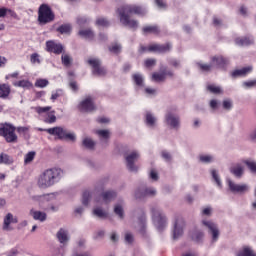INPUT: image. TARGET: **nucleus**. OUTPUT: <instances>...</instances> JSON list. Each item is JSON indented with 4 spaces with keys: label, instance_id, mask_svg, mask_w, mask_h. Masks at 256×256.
Segmentation results:
<instances>
[{
    "label": "nucleus",
    "instance_id": "864d4df0",
    "mask_svg": "<svg viewBox=\"0 0 256 256\" xmlns=\"http://www.w3.org/2000/svg\"><path fill=\"white\" fill-rule=\"evenodd\" d=\"M35 159V152H29L25 155L24 163H31Z\"/></svg>",
    "mask_w": 256,
    "mask_h": 256
},
{
    "label": "nucleus",
    "instance_id": "79ce46f5",
    "mask_svg": "<svg viewBox=\"0 0 256 256\" xmlns=\"http://www.w3.org/2000/svg\"><path fill=\"white\" fill-rule=\"evenodd\" d=\"M197 66L199 67L200 71H203L204 73H209L213 69V64L210 62V64L205 63H197Z\"/></svg>",
    "mask_w": 256,
    "mask_h": 256
},
{
    "label": "nucleus",
    "instance_id": "bf43d9fd",
    "mask_svg": "<svg viewBox=\"0 0 256 256\" xmlns=\"http://www.w3.org/2000/svg\"><path fill=\"white\" fill-rule=\"evenodd\" d=\"M243 87H245L246 89H251L253 87H256V80H250L247 82H243Z\"/></svg>",
    "mask_w": 256,
    "mask_h": 256
},
{
    "label": "nucleus",
    "instance_id": "5701e85b",
    "mask_svg": "<svg viewBox=\"0 0 256 256\" xmlns=\"http://www.w3.org/2000/svg\"><path fill=\"white\" fill-rule=\"evenodd\" d=\"M199 163L203 165H209L211 163H215V155L213 154H200L198 157Z\"/></svg>",
    "mask_w": 256,
    "mask_h": 256
},
{
    "label": "nucleus",
    "instance_id": "ddd939ff",
    "mask_svg": "<svg viewBox=\"0 0 256 256\" xmlns=\"http://www.w3.org/2000/svg\"><path fill=\"white\" fill-rule=\"evenodd\" d=\"M134 229H136L138 233L145 236L147 229V216L143 210H140V216L138 217L137 221L134 222Z\"/></svg>",
    "mask_w": 256,
    "mask_h": 256
},
{
    "label": "nucleus",
    "instance_id": "412c9836",
    "mask_svg": "<svg viewBox=\"0 0 256 256\" xmlns=\"http://www.w3.org/2000/svg\"><path fill=\"white\" fill-rule=\"evenodd\" d=\"M229 171L236 179H241L243 174L245 173V167H243L240 163L234 164L229 168Z\"/></svg>",
    "mask_w": 256,
    "mask_h": 256
},
{
    "label": "nucleus",
    "instance_id": "a211bd4d",
    "mask_svg": "<svg viewBox=\"0 0 256 256\" xmlns=\"http://www.w3.org/2000/svg\"><path fill=\"white\" fill-rule=\"evenodd\" d=\"M212 68L216 67V69H225L227 65H229V59L223 56H213L211 58Z\"/></svg>",
    "mask_w": 256,
    "mask_h": 256
},
{
    "label": "nucleus",
    "instance_id": "7ed1b4c3",
    "mask_svg": "<svg viewBox=\"0 0 256 256\" xmlns=\"http://www.w3.org/2000/svg\"><path fill=\"white\" fill-rule=\"evenodd\" d=\"M152 221L158 231H163L167 227V216L159 206L151 207Z\"/></svg>",
    "mask_w": 256,
    "mask_h": 256
},
{
    "label": "nucleus",
    "instance_id": "f3484780",
    "mask_svg": "<svg viewBox=\"0 0 256 256\" xmlns=\"http://www.w3.org/2000/svg\"><path fill=\"white\" fill-rule=\"evenodd\" d=\"M61 197H63V191L53 192V193L44 194V195H40V196H33V200L40 201V202L53 201L55 199H60Z\"/></svg>",
    "mask_w": 256,
    "mask_h": 256
},
{
    "label": "nucleus",
    "instance_id": "69168bd1",
    "mask_svg": "<svg viewBox=\"0 0 256 256\" xmlns=\"http://www.w3.org/2000/svg\"><path fill=\"white\" fill-rule=\"evenodd\" d=\"M157 60L155 59H147L145 60V67H155Z\"/></svg>",
    "mask_w": 256,
    "mask_h": 256
},
{
    "label": "nucleus",
    "instance_id": "338daca9",
    "mask_svg": "<svg viewBox=\"0 0 256 256\" xmlns=\"http://www.w3.org/2000/svg\"><path fill=\"white\" fill-rule=\"evenodd\" d=\"M150 179H152V181H159V174L157 173V171L151 170Z\"/></svg>",
    "mask_w": 256,
    "mask_h": 256
},
{
    "label": "nucleus",
    "instance_id": "f257e3e1",
    "mask_svg": "<svg viewBox=\"0 0 256 256\" xmlns=\"http://www.w3.org/2000/svg\"><path fill=\"white\" fill-rule=\"evenodd\" d=\"M116 13L119 15L120 23L129 29H137L139 22L129 18V15H140L143 16L147 13V10L137 5H123L117 9Z\"/></svg>",
    "mask_w": 256,
    "mask_h": 256
},
{
    "label": "nucleus",
    "instance_id": "4468645a",
    "mask_svg": "<svg viewBox=\"0 0 256 256\" xmlns=\"http://www.w3.org/2000/svg\"><path fill=\"white\" fill-rule=\"evenodd\" d=\"M78 108L82 113H92V111H95L96 109L95 103L93 102V98L91 96L84 98L80 102Z\"/></svg>",
    "mask_w": 256,
    "mask_h": 256
},
{
    "label": "nucleus",
    "instance_id": "c85d7f7f",
    "mask_svg": "<svg viewBox=\"0 0 256 256\" xmlns=\"http://www.w3.org/2000/svg\"><path fill=\"white\" fill-rule=\"evenodd\" d=\"M95 134L98 135L100 141H104V143H107L111 137V131L109 130H96Z\"/></svg>",
    "mask_w": 256,
    "mask_h": 256
},
{
    "label": "nucleus",
    "instance_id": "39448f33",
    "mask_svg": "<svg viewBox=\"0 0 256 256\" xmlns=\"http://www.w3.org/2000/svg\"><path fill=\"white\" fill-rule=\"evenodd\" d=\"M34 111L38 113L44 123L48 125H53L57 121V116H55V111H51L50 106L41 107L37 106L34 107Z\"/></svg>",
    "mask_w": 256,
    "mask_h": 256
},
{
    "label": "nucleus",
    "instance_id": "473e14b6",
    "mask_svg": "<svg viewBox=\"0 0 256 256\" xmlns=\"http://www.w3.org/2000/svg\"><path fill=\"white\" fill-rule=\"evenodd\" d=\"M133 82L137 85V87H145V78L140 73H136L132 75Z\"/></svg>",
    "mask_w": 256,
    "mask_h": 256
},
{
    "label": "nucleus",
    "instance_id": "052dcab7",
    "mask_svg": "<svg viewBox=\"0 0 256 256\" xmlns=\"http://www.w3.org/2000/svg\"><path fill=\"white\" fill-rule=\"evenodd\" d=\"M77 23H78V25H80V27H83V25H87V23H89V18H87V17H78Z\"/></svg>",
    "mask_w": 256,
    "mask_h": 256
},
{
    "label": "nucleus",
    "instance_id": "58836bf2",
    "mask_svg": "<svg viewBox=\"0 0 256 256\" xmlns=\"http://www.w3.org/2000/svg\"><path fill=\"white\" fill-rule=\"evenodd\" d=\"M93 215L95 216V217H98V219H107V217H108V214H107V212H105L103 209H101V208H95L94 210H93Z\"/></svg>",
    "mask_w": 256,
    "mask_h": 256
},
{
    "label": "nucleus",
    "instance_id": "4d7b16f0",
    "mask_svg": "<svg viewBox=\"0 0 256 256\" xmlns=\"http://www.w3.org/2000/svg\"><path fill=\"white\" fill-rule=\"evenodd\" d=\"M109 51L111 53H121V46L119 44H112V46L109 47Z\"/></svg>",
    "mask_w": 256,
    "mask_h": 256
},
{
    "label": "nucleus",
    "instance_id": "a878e982",
    "mask_svg": "<svg viewBox=\"0 0 256 256\" xmlns=\"http://www.w3.org/2000/svg\"><path fill=\"white\" fill-rule=\"evenodd\" d=\"M114 213L116 216H118V219H120V221H123V219H125V209L123 208V202L114 205Z\"/></svg>",
    "mask_w": 256,
    "mask_h": 256
},
{
    "label": "nucleus",
    "instance_id": "e2e57ef3",
    "mask_svg": "<svg viewBox=\"0 0 256 256\" xmlns=\"http://www.w3.org/2000/svg\"><path fill=\"white\" fill-rule=\"evenodd\" d=\"M158 9H167V4L163 0H155Z\"/></svg>",
    "mask_w": 256,
    "mask_h": 256
},
{
    "label": "nucleus",
    "instance_id": "4be33fe9",
    "mask_svg": "<svg viewBox=\"0 0 256 256\" xmlns=\"http://www.w3.org/2000/svg\"><path fill=\"white\" fill-rule=\"evenodd\" d=\"M78 35L86 41H93L95 39V32L91 28L79 30Z\"/></svg>",
    "mask_w": 256,
    "mask_h": 256
},
{
    "label": "nucleus",
    "instance_id": "dca6fc26",
    "mask_svg": "<svg viewBox=\"0 0 256 256\" xmlns=\"http://www.w3.org/2000/svg\"><path fill=\"white\" fill-rule=\"evenodd\" d=\"M45 133H48V135H51L52 137H55V139H58L60 141L65 139V128L61 126L47 128V130H45Z\"/></svg>",
    "mask_w": 256,
    "mask_h": 256
},
{
    "label": "nucleus",
    "instance_id": "3c124183",
    "mask_svg": "<svg viewBox=\"0 0 256 256\" xmlns=\"http://www.w3.org/2000/svg\"><path fill=\"white\" fill-rule=\"evenodd\" d=\"M143 33H159L157 26H146L143 28Z\"/></svg>",
    "mask_w": 256,
    "mask_h": 256
},
{
    "label": "nucleus",
    "instance_id": "423d86ee",
    "mask_svg": "<svg viewBox=\"0 0 256 256\" xmlns=\"http://www.w3.org/2000/svg\"><path fill=\"white\" fill-rule=\"evenodd\" d=\"M185 225V218L181 215H175L172 229V237L174 240L179 239V237H183Z\"/></svg>",
    "mask_w": 256,
    "mask_h": 256
},
{
    "label": "nucleus",
    "instance_id": "6ab92c4d",
    "mask_svg": "<svg viewBox=\"0 0 256 256\" xmlns=\"http://www.w3.org/2000/svg\"><path fill=\"white\" fill-rule=\"evenodd\" d=\"M171 48H172L171 43L153 44L148 47V51H152L154 53H169V51H171Z\"/></svg>",
    "mask_w": 256,
    "mask_h": 256
},
{
    "label": "nucleus",
    "instance_id": "680f3d73",
    "mask_svg": "<svg viewBox=\"0 0 256 256\" xmlns=\"http://www.w3.org/2000/svg\"><path fill=\"white\" fill-rule=\"evenodd\" d=\"M239 13L242 15V17H247V15H249V10L246 6L242 5L240 6Z\"/></svg>",
    "mask_w": 256,
    "mask_h": 256
},
{
    "label": "nucleus",
    "instance_id": "bb28decb",
    "mask_svg": "<svg viewBox=\"0 0 256 256\" xmlns=\"http://www.w3.org/2000/svg\"><path fill=\"white\" fill-rule=\"evenodd\" d=\"M145 123L147 127H150V129H153L157 125V118L153 113L147 112L145 117Z\"/></svg>",
    "mask_w": 256,
    "mask_h": 256
},
{
    "label": "nucleus",
    "instance_id": "c9c22d12",
    "mask_svg": "<svg viewBox=\"0 0 256 256\" xmlns=\"http://www.w3.org/2000/svg\"><path fill=\"white\" fill-rule=\"evenodd\" d=\"M117 197V192L113 190H108L104 193H102V199L106 201V203H109V201H113Z\"/></svg>",
    "mask_w": 256,
    "mask_h": 256
},
{
    "label": "nucleus",
    "instance_id": "2eb2a0df",
    "mask_svg": "<svg viewBox=\"0 0 256 256\" xmlns=\"http://www.w3.org/2000/svg\"><path fill=\"white\" fill-rule=\"evenodd\" d=\"M46 51L55 55H61L63 53V44L54 40L46 41Z\"/></svg>",
    "mask_w": 256,
    "mask_h": 256
},
{
    "label": "nucleus",
    "instance_id": "ea45409f",
    "mask_svg": "<svg viewBox=\"0 0 256 256\" xmlns=\"http://www.w3.org/2000/svg\"><path fill=\"white\" fill-rule=\"evenodd\" d=\"M211 175H212V179L216 183V185L218 187H222L221 177L219 176V171H217L216 169H212Z\"/></svg>",
    "mask_w": 256,
    "mask_h": 256
},
{
    "label": "nucleus",
    "instance_id": "6e6552de",
    "mask_svg": "<svg viewBox=\"0 0 256 256\" xmlns=\"http://www.w3.org/2000/svg\"><path fill=\"white\" fill-rule=\"evenodd\" d=\"M202 225L207 229L209 235H211L212 243L219 241V226L213 220H202Z\"/></svg>",
    "mask_w": 256,
    "mask_h": 256
},
{
    "label": "nucleus",
    "instance_id": "603ef678",
    "mask_svg": "<svg viewBox=\"0 0 256 256\" xmlns=\"http://www.w3.org/2000/svg\"><path fill=\"white\" fill-rule=\"evenodd\" d=\"M161 157L162 159H164V161H166L167 163L171 162V159H173V157L171 156V153H169L167 150H163L161 152Z\"/></svg>",
    "mask_w": 256,
    "mask_h": 256
},
{
    "label": "nucleus",
    "instance_id": "c756f323",
    "mask_svg": "<svg viewBox=\"0 0 256 256\" xmlns=\"http://www.w3.org/2000/svg\"><path fill=\"white\" fill-rule=\"evenodd\" d=\"M11 94V87L9 84H0V98L7 99Z\"/></svg>",
    "mask_w": 256,
    "mask_h": 256
},
{
    "label": "nucleus",
    "instance_id": "5fc2aeb1",
    "mask_svg": "<svg viewBox=\"0 0 256 256\" xmlns=\"http://www.w3.org/2000/svg\"><path fill=\"white\" fill-rule=\"evenodd\" d=\"M223 109H226V111H230V109H232L233 107V101L227 99L224 100L222 103Z\"/></svg>",
    "mask_w": 256,
    "mask_h": 256
},
{
    "label": "nucleus",
    "instance_id": "cd10ccee",
    "mask_svg": "<svg viewBox=\"0 0 256 256\" xmlns=\"http://www.w3.org/2000/svg\"><path fill=\"white\" fill-rule=\"evenodd\" d=\"M251 71H253V67L248 66V67H244L242 69H238L235 70L234 72H232V77H245V75H247L248 73H251Z\"/></svg>",
    "mask_w": 256,
    "mask_h": 256
},
{
    "label": "nucleus",
    "instance_id": "09e8293b",
    "mask_svg": "<svg viewBox=\"0 0 256 256\" xmlns=\"http://www.w3.org/2000/svg\"><path fill=\"white\" fill-rule=\"evenodd\" d=\"M157 195V190L155 188H145L144 197H155Z\"/></svg>",
    "mask_w": 256,
    "mask_h": 256
},
{
    "label": "nucleus",
    "instance_id": "a18cd8bd",
    "mask_svg": "<svg viewBox=\"0 0 256 256\" xmlns=\"http://www.w3.org/2000/svg\"><path fill=\"white\" fill-rule=\"evenodd\" d=\"M47 85H49V80L47 79H37L35 82V87L40 89H44V87H47Z\"/></svg>",
    "mask_w": 256,
    "mask_h": 256
},
{
    "label": "nucleus",
    "instance_id": "393cba45",
    "mask_svg": "<svg viewBox=\"0 0 256 256\" xmlns=\"http://www.w3.org/2000/svg\"><path fill=\"white\" fill-rule=\"evenodd\" d=\"M30 215L35 221H40L41 223L47 221V213L45 212L30 210Z\"/></svg>",
    "mask_w": 256,
    "mask_h": 256
},
{
    "label": "nucleus",
    "instance_id": "0e129e2a",
    "mask_svg": "<svg viewBox=\"0 0 256 256\" xmlns=\"http://www.w3.org/2000/svg\"><path fill=\"white\" fill-rule=\"evenodd\" d=\"M30 61L31 63L35 64V63H41V60H39V54L37 53H34L31 55V58H30Z\"/></svg>",
    "mask_w": 256,
    "mask_h": 256
},
{
    "label": "nucleus",
    "instance_id": "e433bc0d",
    "mask_svg": "<svg viewBox=\"0 0 256 256\" xmlns=\"http://www.w3.org/2000/svg\"><path fill=\"white\" fill-rule=\"evenodd\" d=\"M203 237H205V234L199 230H195L191 235L192 241H195V243H202Z\"/></svg>",
    "mask_w": 256,
    "mask_h": 256
},
{
    "label": "nucleus",
    "instance_id": "774afa93",
    "mask_svg": "<svg viewBox=\"0 0 256 256\" xmlns=\"http://www.w3.org/2000/svg\"><path fill=\"white\" fill-rule=\"evenodd\" d=\"M144 92L146 93V95H157V90L154 88H145Z\"/></svg>",
    "mask_w": 256,
    "mask_h": 256
},
{
    "label": "nucleus",
    "instance_id": "72a5a7b5",
    "mask_svg": "<svg viewBox=\"0 0 256 256\" xmlns=\"http://www.w3.org/2000/svg\"><path fill=\"white\" fill-rule=\"evenodd\" d=\"M82 145L83 147H85V149H89L90 151H93V149H95V145H97L96 142H94V140H92L89 137H85L82 141Z\"/></svg>",
    "mask_w": 256,
    "mask_h": 256
},
{
    "label": "nucleus",
    "instance_id": "6e6d98bb",
    "mask_svg": "<svg viewBox=\"0 0 256 256\" xmlns=\"http://www.w3.org/2000/svg\"><path fill=\"white\" fill-rule=\"evenodd\" d=\"M209 107L212 109V111H217V109H219V101L216 99L210 100Z\"/></svg>",
    "mask_w": 256,
    "mask_h": 256
},
{
    "label": "nucleus",
    "instance_id": "0eeeda50",
    "mask_svg": "<svg viewBox=\"0 0 256 256\" xmlns=\"http://www.w3.org/2000/svg\"><path fill=\"white\" fill-rule=\"evenodd\" d=\"M0 137H4L7 143H17V134L15 128L11 124H4L0 127Z\"/></svg>",
    "mask_w": 256,
    "mask_h": 256
},
{
    "label": "nucleus",
    "instance_id": "de8ad7c7",
    "mask_svg": "<svg viewBox=\"0 0 256 256\" xmlns=\"http://www.w3.org/2000/svg\"><path fill=\"white\" fill-rule=\"evenodd\" d=\"M124 241L127 245L133 244V241H135V236H133V233L126 232L124 236Z\"/></svg>",
    "mask_w": 256,
    "mask_h": 256
},
{
    "label": "nucleus",
    "instance_id": "49530a36",
    "mask_svg": "<svg viewBox=\"0 0 256 256\" xmlns=\"http://www.w3.org/2000/svg\"><path fill=\"white\" fill-rule=\"evenodd\" d=\"M96 25H98V27H109V20H107V18L100 17L96 19Z\"/></svg>",
    "mask_w": 256,
    "mask_h": 256
},
{
    "label": "nucleus",
    "instance_id": "8fccbe9b",
    "mask_svg": "<svg viewBox=\"0 0 256 256\" xmlns=\"http://www.w3.org/2000/svg\"><path fill=\"white\" fill-rule=\"evenodd\" d=\"M134 197H135V199L145 198V189H143V188L136 189L134 192Z\"/></svg>",
    "mask_w": 256,
    "mask_h": 256
},
{
    "label": "nucleus",
    "instance_id": "f8f14e48",
    "mask_svg": "<svg viewBox=\"0 0 256 256\" xmlns=\"http://www.w3.org/2000/svg\"><path fill=\"white\" fill-rule=\"evenodd\" d=\"M227 184L232 193H238V195H245L249 192V185L247 184H237L231 179H227Z\"/></svg>",
    "mask_w": 256,
    "mask_h": 256
},
{
    "label": "nucleus",
    "instance_id": "13d9d810",
    "mask_svg": "<svg viewBox=\"0 0 256 256\" xmlns=\"http://www.w3.org/2000/svg\"><path fill=\"white\" fill-rule=\"evenodd\" d=\"M245 164L247 165L248 169H250V171L252 173H256V162L253 161H245Z\"/></svg>",
    "mask_w": 256,
    "mask_h": 256
},
{
    "label": "nucleus",
    "instance_id": "2f4dec72",
    "mask_svg": "<svg viewBox=\"0 0 256 256\" xmlns=\"http://www.w3.org/2000/svg\"><path fill=\"white\" fill-rule=\"evenodd\" d=\"M92 197L93 193L89 190H85L82 194V205H84V207H89Z\"/></svg>",
    "mask_w": 256,
    "mask_h": 256
},
{
    "label": "nucleus",
    "instance_id": "f704fd0d",
    "mask_svg": "<svg viewBox=\"0 0 256 256\" xmlns=\"http://www.w3.org/2000/svg\"><path fill=\"white\" fill-rule=\"evenodd\" d=\"M0 165H13V157L9 156V154L1 153Z\"/></svg>",
    "mask_w": 256,
    "mask_h": 256
},
{
    "label": "nucleus",
    "instance_id": "37998d69",
    "mask_svg": "<svg viewBox=\"0 0 256 256\" xmlns=\"http://www.w3.org/2000/svg\"><path fill=\"white\" fill-rule=\"evenodd\" d=\"M56 237H57L59 243H61L62 247H65V229L61 228L57 232Z\"/></svg>",
    "mask_w": 256,
    "mask_h": 256
},
{
    "label": "nucleus",
    "instance_id": "f03ea898",
    "mask_svg": "<svg viewBox=\"0 0 256 256\" xmlns=\"http://www.w3.org/2000/svg\"><path fill=\"white\" fill-rule=\"evenodd\" d=\"M63 177V170L59 168H49L40 173L36 178L38 189H49L59 183Z\"/></svg>",
    "mask_w": 256,
    "mask_h": 256
},
{
    "label": "nucleus",
    "instance_id": "4c0bfd02",
    "mask_svg": "<svg viewBox=\"0 0 256 256\" xmlns=\"http://www.w3.org/2000/svg\"><path fill=\"white\" fill-rule=\"evenodd\" d=\"M237 256H256L255 251L249 247H244L237 253Z\"/></svg>",
    "mask_w": 256,
    "mask_h": 256
},
{
    "label": "nucleus",
    "instance_id": "20e7f679",
    "mask_svg": "<svg viewBox=\"0 0 256 256\" xmlns=\"http://www.w3.org/2000/svg\"><path fill=\"white\" fill-rule=\"evenodd\" d=\"M55 21V12L51 9V6L42 4L38 8V23L39 25H48Z\"/></svg>",
    "mask_w": 256,
    "mask_h": 256
},
{
    "label": "nucleus",
    "instance_id": "7c9ffc66",
    "mask_svg": "<svg viewBox=\"0 0 256 256\" xmlns=\"http://www.w3.org/2000/svg\"><path fill=\"white\" fill-rule=\"evenodd\" d=\"M14 87H21L22 89H31L33 83L29 80H18L13 82Z\"/></svg>",
    "mask_w": 256,
    "mask_h": 256
},
{
    "label": "nucleus",
    "instance_id": "9d476101",
    "mask_svg": "<svg viewBox=\"0 0 256 256\" xmlns=\"http://www.w3.org/2000/svg\"><path fill=\"white\" fill-rule=\"evenodd\" d=\"M165 123L166 125H168V127L170 129H179V127H181V117H179V115L168 111L165 114Z\"/></svg>",
    "mask_w": 256,
    "mask_h": 256
},
{
    "label": "nucleus",
    "instance_id": "9b49d317",
    "mask_svg": "<svg viewBox=\"0 0 256 256\" xmlns=\"http://www.w3.org/2000/svg\"><path fill=\"white\" fill-rule=\"evenodd\" d=\"M139 159V152L133 151L126 156V167L131 173H137L139 167L135 165V162Z\"/></svg>",
    "mask_w": 256,
    "mask_h": 256
},
{
    "label": "nucleus",
    "instance_id": "b1692460",
    "mask_svg": "<svg viewBox=\"0 0 256 256\" xmlns=\"http://www.w3.org/2000/svg\"><path fill=\"white\" fill-rule=\"evenodd\" d=\"M236 45H239V47H247L249 45H253L255 43V40L253 37H242V38H236L235 40Z\"/></svg>",
    "mask_w": 256,
    "mask_h": 256
},
{
    "label": "nucleus",
    "instance_id": "c03bdc74",
    "mask_svg": "<svg viewBox=\"0 0 256 256\" xmlns=\"http://www.w3.org/2000/svg\"><path fill=\"white\" fill-rule=\"evenodd\" d=\"M207 89L210 91V93H213L214 95H219V94L223 93V90L219 86L208 85Z\"/></svg>",
    "mask_w": 256,
    "mask_h": 256
},
{
    "label": "nucleus",
    "instance_id": "1a4fd4ad",
    "mask_svg": "<svg viewBox=\"0 0 256 256\" xmlns=\"http://www.w3.org/2000/svg\"><path fill=\"white\" fill-rule=\"evenodd\" d=\"M88 65L92 66V73L97 77H105L107 75V70L101 66V61L97 58H91L87 61Z\"/></svg>",
    "mask_w": 256,
    "mask_h": 256
},
{
    "label": "nucleus",
    "instance_id": "a19ab883",
    "mask_svg": "<svg viewBox=\"0 0 256 256\" xmlns=\"http://www.w3.org/2000/svg\"><path fill=\"white\" fill-rule=\"evenodd\" d=\"M165 79H166V74L163 71H161V73L152 74V81H156L157 83H160L161 81H165Z\"/></svg>",
    "mask_w": 256,
    "mask_h": 256
},
{
    "label": "nucleus",
    "instance_id": "aec40b11",
    "mask_svg": "<svg viewBox=\"0 0 256 256\" xmlns=\"http://www.w3.org/2000/svg\"><path fill=\"white\" fill-rule=\"evenodd\" d=\"M19 223V219L17 216H14L12 213L6 214L3 221V229L4 231H11V225Z\"/></svg>",
    "mask_w": 256,
    "mask_h": 256
}]
</instances>
